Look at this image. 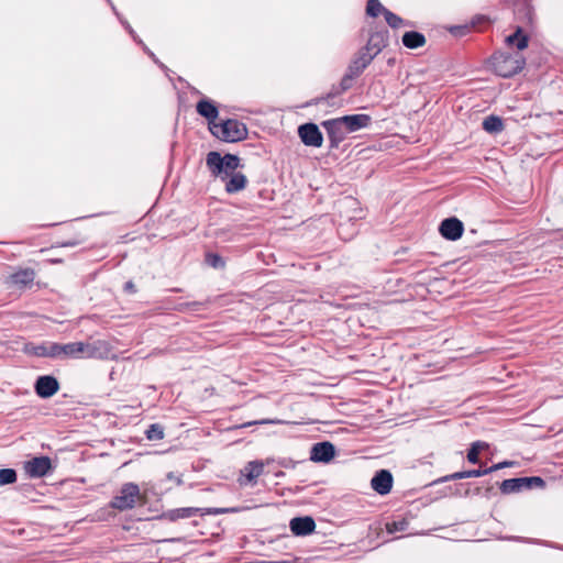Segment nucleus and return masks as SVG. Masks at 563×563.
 Returning <instances> with one entry per match:
<instances>
[{"label":"nucleus","instance_id":"f257e3e1","mask_svg":"<svg viewBox=\"0 0 563 563\" xmlns=\"http://www.w3.org/2000/svg\"><path fill=\"white\" fill-rule=\"evenodd\" d=\"M206 165L212 176L224 180L236 172L240 166V157L234 154L221 156L218 152H209L206 157Z\"/></svg>","mask_w":563,"mask_h":563},{"label":"nucleus","instance_id":"f03ea898","mask_svg":"<svg viewBox=\"0 0 563 563\" xmlns=\"http://www.w3.org/2000/svg\"><path fill=\"white\" fill-rule=\"evenodd\" d=\"M210 132L217 139L229 143L243 141L249 133L246 125L235 119H228L221 123L216 122L210 126Z\"/></svg>","mask_w":563,"mask_h":563},{"label":"nucleus","instance_id":"7ed1b4c3","mask_svg":"<svg viewBox=\"0 0 563 563\" xmlns=\"http://www.w3.org/2000/svg\"><path fill=\"white\" fill-rule=\"evenodd\" d=\"M490 64L495 74L509 78L523 69L526 60L519 55L495 53L490 58Z\"/></svg>","mask_w":563,"mask_h":563},{"label":"nucleus","instance_id":"20e7f679","mask_svg":"<svg viewBox=\"0 0 563 563\" xmlns=\"http://www.w3.org/2000/svg\"><path fill=\"white\" fill-rule=\"evenodd\" d=\"M141 498L140 488L134 483L124 484L118 495L113 497L111 507L120 511L133 508Z\"/></svg>","mask_w":563,"mask_h":563},{"label":"nucleus","instance_id":"39448f33","mask_svg":"<svg viewBox=\"0 0 563 563\" xmlns=\"http://www.w3.org/2000/svg\"><path fill=\"white\" fill-rule=\"evenodd\" d=\"M544 481L539 476L505 479L500 483V492L505 495L519 493L533 487H543Z\"/></svg>","mask_w":563,"mask_h":563},{"label":"nucleus","instance_id":"423d86ee","mask_svg":"<svg viewBox=\"0 0 563 563\" xmlns=\"http://www.w3.org/2000/svg\"><path fill=\"white\" fill-rule=\"evenodd\" d=\"M321 125L324 128L328 134L330 148H338L339 145L346 139L347 132L345 131L344 125L339 118L325 120L321 123Z\"/></svg>","mask_w":563,"mask_h":563},{"label":"nucleus","instance_id":"0eeeda50","mask_svg":"<svg viewBox=\"0 0 563 563\" xmlns=\"http://www.w3.org/2000/svg\"><path fill=\"white\" fill-rule=\"evenodd\" d=\"M298 135L306 146L320 147L323 143V136L318 125L314 123H305L298 128Z\"/></svg>","mask_w":563,"mask_h":563},{"label":"nucleus","instance_id":"6e6552de","mask_svg":"<svg viewBox=\"0 0 563 563\" xmlns=\"http://www.w3.org/2000/svg\"><path fill=\"white\" fill-rule=\"evenodd\" d=\"M24 470L30 477H43L52 470V461L48 456H36L24 463Z\"/></svg>","mask_w":563,"mask_h":563},{"label":"nucleus","instance_id":"1a4fd4ad","mask_svg":"<svg viewBox=\"0 0 563 563\" xmlns=\"http://www.w3.org/2000/svg\"><path fill=\"white\" fill-rule=\"evenodd\" d=\"M439 231L444 239L456 241L462 236L464 232V225L457 218L452 217L444 219L441 222Z\"/></svg>","mask_w":563,"mask_h":563},{"label":"nucleus","instance_id":"9d476101","mask_svg":"<svg viewBox=\"0 0 563 563\" xmlns=\"http://www.w3.org/2000/svg\"><path fill=\"white\" fill-rule=\"evenodd\" d=\"M335 454V448L331 442L324 441L312 445L310 451V460L313 462H330Z\"/></svg>","mask_w":563,"mask_h":563},{"label":"nucleus","instance_id":"9b49d317","mask_svg":"<svg viewBox=\"0 0 563 563\" xmlns=\"http://www.w3.org/2000/svg\"><path fill=\"white\" fill-rule=\"evenodd\" d=\"M59 389L57 379L53 376H40L35 383V391L41 398H49Z\"/></svg>","mask_w":563,"mask_h":563},{"label":"nucleus","instance_id":"f8f14e48","mask_svg":"<svg viewBox=\"0 0 563 563\" xmlns=\"http://www.w3.org/2000/svg\"><path fill=\"white\" fill-rule=\"evenodd\" d=\"M339 119L347 134L367 128L372 122V118L368 114H351L340 117Z\"/></svg>","mask_w":563,"mask_h":563},{"label":"nucleus","instance_id":"ddd939ff","mask_svg":"<svg viewBox=\"0 0 563 563\" xmlns=\"http://www.w3.org/2000/svg\"><path fill=\"white\" fill-rule=\"evenodd\" d=\"M372 488L379 495H386L391 490L393 476L387 470L378 471L371 481Z\"/></svg>","mask_w":563,"mask_h":563},{"label":"nucleus","instance_id":"4468645a","mask_svg":"<svg viewBox=\"0 0 563 563\" xmlns=\"http://www.w3.org/2000/svg\"><path fill=\"white\" fill-rule=\"evenodd\" d=\"M290 530L295 536H308L316 529V522L311 517H296L290 520Z\"/></svg>","mask_w":563,"mask_h":563},{"label":"nucleus","instance_id":"2eb2a0df","mask_svg":"<svg viewBox=\"0 0 563 563\" xmlns=\"http://www.w3.org/2000/svg\"><path fill=\"white\" fill-rule=\"evenodd\" d=\"M373 59L369 54L360 49L351 59L346 70L357 78Z\"/></svg>","mask_w":563,"mask_h":563},{"label":"nucleus","instance_id":"dca6fc26","mask_svg":"<svg viewBox=\"0 0 563 563\" xmlns=\"http://www.w3.org/2000/svg\"><path fill=\"white\" fill-rule=\"evenodd\" d=\"M386 36L380 32H376L369 35L366 45L361 49L369 54L372 58H375L386 46Z\"/></svg>","mask_w":563,"mask_h":563},{"label":"nucleus","instance_id":"f3484780","mask_svg":"<svg viewBox=\"0 0 563 563\" xmlns=\"http://www.w3.org/2000/svg\"><path fill=\"white\" fill-rule=\"evenodd\" d=\"M109 354V344L106 341L85 342V358H106Z\"/></svg>","mask_w":563,"mask_h":563},{"label":"nucleus","instance_id":"a211bd4d","mask_svg":"<svg viewBox=\"0 0 563 563\" xmlns=\"http://www.w3.org/2000/svg\"><path fill=\"white\" fill-rule=\"evenodd\" d=\"M235 509H229V508H178V518H189L195 515H219V514H228L233 512Z\"/></svg>","mask_w":563,"mask_h":563},{"label":"nucleus","instance_id":"6ab92c4d","mask_svg":"<svg viewBox=\"0 0 563 563\" xmlns=\"http://www.w3.org/2000/svg\"><path fill=\"white\" fill-rule=\"evenodd\" d=\"M35 273L32 268L19 269L9 276V283L19 288L25 287L33 283Z\"/></svg>","mask_w":563,"mask_h":563},{"label":"nucleus","instance_id":"aec40b11","mask_svg":"<svg viewBox=\"0 0 563 563\" xmlns=\"http://www.w3.org/2000/svg\"><path fill=\"white\" fill-rule=\"evenodd\" d=\"M197 112L201 117H203L208 120L209 128L211 125L216 124V119L219 115V111H218L217 107L210 100H207V99L200 100L197 103Z\"/></svg>","mask_w":563,"mask_h":563},{"label":"nucleus","instance_id":"412c9836","mask_svg":"<svg viewBox=\"0 0 563 563\" xmlns=\"http://www.w3.org/2000/svg\"><path fill=\"white\" fill-rule=\"evenodd\" d=\"M225 190L229 194H235L243 190L247 185V178L244 174L235 172L227 178Z\"/></svg>","mask_w":563,"mask_h":563},{"label":"nucleus","instance_id":"4be33fe9","mask_svg":"<svg viewBox=\"0 0 563 563\" xmlns=\"http://www.w3.org/2000/svg\"><path fill=\"white\" fill-rule=\"evenodd\" d=\"M356 77L353 76L352 74H350L347 70L346 73L344 74V76L342 77L341 81H340V85L339 87H333L332 90L327 95V97L324 98V100H330L334 97H338L340 96L342 92L346 91L347 89H350L352 87V81L355 79ZM321 100H323V98H321ZM320 102V99H318L317 103Z\"/></svg>","mask_w":563,"mask_h":563},{"label":"nucleus","instance_id":"5701e85b","mask_svg":"<svg viewBox=\"0 0 563 563\" xmlns=\"http://www.w3.org/2000/svg\"><path fill=\"white\" fill-rule=\"evenodd\" d=\"M490 474V471L487 468H477V470H471V471H462L456 472L451 475H446L440 479V482H448V481H457L463 478H470V477H481L484 475Z\"/></svg>","mask_w":563,"mask_h":563},{"label":"nucleus","instance_id":"b1692460","mask_svg":"<svg viewBox=\"0 0 563 563\" xmlns=\"http://www.w3.org/2000/svg\"><path fill=\"white\" fill-rule=\"evenodd\" d=\"M402 44L410 49L419 48L426 44V37L422 33L409 31L402 35Z\"/></svg>","mask_w":563,"mask_h":563},{"label":"nucleus","instance_id":"393cba45","mask_svg":"<svg viewBox=\"0 0 563 563\" xmlns=\"http://www.w3.org/2000/svg\"><path fill=\"white\" fill-rule=\"evenodd\" d=\"M65 358H85V342L64 344V360Z\"/></svg>","mask_w":563,"mask_h":563},{"label":"nucleus","instance_id":"a878e982","mask_svg":"<svg viewBox=\"0 0 563 563\" xmlns=\"http://www.w3.org/2000/svg\"><path fill=\"white\" fill-rule=\"evenodd\" d=\"M264 470V463L261 461H251L242 470V475L247 482L255 481Z\"/></svg>","mask_w":563,"mask_h":563},{"label":"nucleus","instance_id":"bb28decb","mask_svg":"<svg viewBox=\"0 0 563 563\" xmlns=\"http://www.w3.org/2000/svg\"><path fill=\"white\" fill-rule=\"evenodd\" d=\"M483 129L488 133H498L504 129L503 120L496 115H489L483 121Z\"/></svg>","mask_w":563,"mask_h":563},{"label":"nucleus","instance_id":"cd10ccee","mask_svg":"<svg viewBox=\"0 0 563 563\" xmlns=\"http://www.w3.org/2000/svg\"><path fill=\"white\" fill-rule=\"evenodd\" d=\"M506 42L508 44H516L518 49H525L528 46V37L522 34L521 27H518L517 31L506 37Z\"/></svg>","mask_w":563,"mask_h":563},{"label":"nucleus","instance_id":"c85d7f7f","mask_svg":"<svg viewBox=\"0 0 563 563\" xmlns=\"http://www.w3.org/2000/svg\"><path fill=\"white\" fill-rule=\"evenodd\" d=\"M47 357L64 360V344L47 342Z\"/></svg>","mask_w":563,"mask_h":563},{"label":"nucleus","instance_id":"c756f323","mask_svg":"<svg viewBox=\"0 0 563 563\" xmlns=\"http://www.w3.org/2000/svg\"><path fill=\"white\" fill-rule=\"evenodd\" d=\"M24 350L27 354L38 357H47V342L38 345H25Z\"/></svg>","mask_w":563,"mask_h":563},{"label":"nucleus","instance_id":"7c9ffc66","mask_svg":"<svg viewBox=\"0 0 563 563\" xmlns=\"http://www.w3.org/2000/svg\"><path fill=\"white\" fill-rule=\"evenodd\" d=\"M384 10H387L378 0H368L366 5V13L373 18L384 14Z\"/></svg>","mask_w":563,"mask_h":563},{"label":"nucleus","instance_id":"2f4dec72","mask_svg":"<svg viewBox=\"0 0 563 563\" xmlns=\"http://www.w3.org/2000/svg\"><path fill=\"white\" fill-rule=\"evenodd\" d=\"M16 481V473L13 468L0 470V486L12 484Z\"/></svg>","mask_w":563,"mask_h":563},{"label":"nucleus","instance_id":"473e14b6","mask_svg":"<svg viewBox=\"0 0 563 563\" xmlns=\"http://www.w3.org/2000/svg\"><path fill=\"white\" fill-rule=\"evenodd\" d=\"M384 16L387 24L393 29H398L405 24L404 20L397 14L393 13L389 10H384Z\"/></svg>","mask_w":563,"mask_h":563},{"label":"nucleus","instance_id":"72a5a7b5","mask_svg":"<svg viewBox=\"0 0 563 563\" xmlns=\"http://www.w3.org/2000/svg\"><path fill=\"white\" fill-rule=\"evenodd\" d=\"M164 437L163 428L159 424H152L146 430V438L148 440H161Z\"/></svg>","mask_w":563,"mask_h":563},{"label":"nucleus","instance_id":"f704fd0d","mask_svg":"<svg viewBox=\"0 0 563 563\" xmlns=\"http://www.w3.org/2000/svg\"><path fill=\"white\" fill-rule=\"evenodd\" d=\"M407 526L408 522L406 520L393 521L386 525V530L388 533H395L398 531H405Z\"/></svg>","mask_w":563,"mask_h":563},{"label":"nucleus","instance_id":"c9c22d12","mask_svg":"<svg viewBox=\"0 0 563 563\" xmlns=\"http://www.w3.org/2000/svg\"><path fill=\"white\" fill-rule=\"evenodd\" d=\"M207 262L214 268L222 267L224 265L222 258L217 254H208Z\"/></svg>","mask_w":563,"mask_h":563},{"label":"nucleus","instance_id":"e433bc0d","mask_svg":"<svg viewBox=\"0 0 563 563\" xmlns=\"http://www.w3.org/2000/svg\"><path fill=\"white\" fill-rule=\"evenodd\" d=\"M178 312L187 311V310H197L198 307H200V303L198 302H180L178 300L177 303Z\"/></svg>","mask_w":563,"mask_h":563},{"label":"nucleus","instance_id":"4c0bfd02","mask_svg":"<svg viewBox=\"0 0 563 563\" xmlns=\"http://www.w3.org/2000/svg\"><path fill=\"white\" fill-rule=\"evenodd\" d=\"M467 461L472 464H477L479 462V453L476 448H470L467 452Z\"/></svg>","mask_w":563,"mask_h":563},{"label":"nucleus","instance_id":"58836bf2","mask_svg":"<svg viewBox=\"0 0 563 563\" xmlns=\"http://www.w3.org/2000/svg\"><path fill=\"white\" fill-rule=\"evenodd\" d=\"M514 465H515V462L504 461V462H499L497 464L492 465L490 467H488V471H490V473H493L495 471H498V470H501V468H505V467H510V466H514Z\"/></svg>","mask_w":563,"mask_h":563},{"label":"nucleus","instance_id":"ea45409f","mask_svg":"<svg viewBox=\"0 0 563 563\" xmlns=\"http://www.w3.org/2000/svg\"><path fill=\"white\" fill-rule=\"evenodd\" d=\"M471 448H476L478 453H481V451H483V450L488 448V444L486 442L476 441V442L472 443Z\"/></svg>","mask_w":563,"mask_h":563},{"label":"nucleus","instance_id":"a19ab883","mask_svg":"<svg viewBox=\"0 0 563 563\" xmlns=\"http://www.w3.org/2000/svg\"><path fill=\"white\" fill-rule=\"evenodd\" d=\"M124 290L129 294H134L136 291L134 283L131 280L126 282L124 284Z\"/></svg>","mask_w":563,"mask_h":563},{"label":"nucleus","instance_id":"79ce46f5","mask_svg":"<svg viewBox=\"0 0 563 563\" xmlns=\"http://www.w3.org/2000/svg\"><path fill=\"white\" fill-rule=\"evenodd\" d=\"M126 29L129 30V32L133 35V30L131 29V26L129 24H126Z\"/></svg>","mask_w":563,"mask_h":563},{"label":"nucleus","instance_id":"37998d69","mask_svg":"<svg viewBox=\"0 0 563 563\" xmlns=\"http://www.w3.org/2000/svg\"><path fill=\"white\" fill-rule=\"evenodd\" d=\"M268 422H269L268 420H262L258 423H268Z\"/></svg>","mask_w":563,"mask_h":563}]
</instances>
